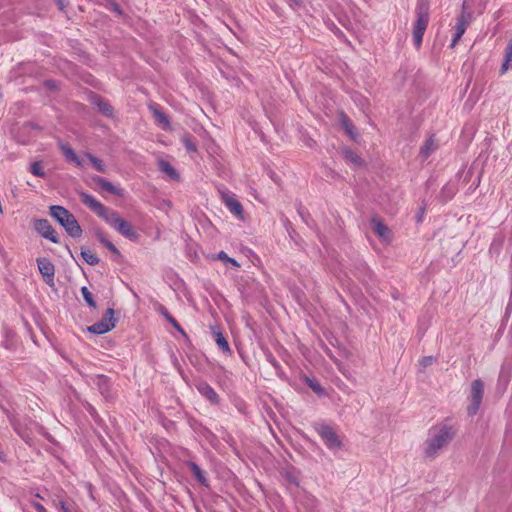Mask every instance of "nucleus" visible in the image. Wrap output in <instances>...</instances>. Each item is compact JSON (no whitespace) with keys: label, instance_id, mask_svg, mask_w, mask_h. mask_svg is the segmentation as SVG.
Listing matches in <instances>:
<instances>
[{"label":"nucleus","instance_id":"nucleus-22","mask_svg":"<svg viewBox=\"0 0 512 512\" xmlns=\"http://www.w3.org/2000/svg\"><path fill=\"white\" fill-rule=\"evenodd\" d=\"M190 467H191V470H192L194 476L196 477V479L201 484L205 485L206 481H205L204 475H203L202 471L199 469V467H197L195 464H191Z\"/></svg>","mask_w":512,"mask_h":512},{"label":"nucleus","instance_id":"nucleus-13","mask_svg":"<svg viewBox=\"0 0 512 512\" xmlns=\"http://www.w3.org/2000/svg\"><path fill=\"white\" fill-rule=\"evenodd\" d=\"M159 170L164 173L170 180H179V173L176 169L167 161L160 160L158 162Z\"/></svg>","mask_w":512,"mask_h":512},{"label":"nucleus","instance_id":"nucleus-29","mask_svg":"<svg viewBox=\"0 0 512 512\" xmlns=\"http://www.w3.org/2000/svg\"><path fill=\"white\" fill-rule=\"evenodd\" d=\"M59 8L63 10L68 5V0H54Z\"/></svg>","mask_w":512,"mask_h":512},{"label":"nucleus","instance_id":"nucleus-24","mask_svg":"<svg viewBox=\"0 0 512 512\" xmlns=\"http://www.w3.org/2000/svg\"><path fill=\"white\" fill-rule=\"evenodd\" d=\"M215 340L220 348H222L224 351H229L228 343L221 333L215 334Z\"/></svg>","mask_w":512,"mask_h":512},{"label":"nucleus","instance_id":"nucleus-5","mask_svg":"<svg viewBox=\"0 0 512 512\" xmlns=\"http://www.w3.org/2000/svg\"><path fill=\"white\" fill-rule=\"evenodd\" d=\"M316 431L329 449L339 450L343 447L341 437L332 426L327 424H318L316 426Z\"/></svg>","mask_w":512,"mask_h":512},{"label":"nucleus","instance_id":"nucleus-7","mask_svg":"<svg viewBox=\"0 0 512 512\" xmlns=\"http://www.w3.org/2000/svg\"><path fill=\"white\" fill-rule=\"evenodd\" d=\"M370 229L383 242L390 243L393 238L392 230L379 218L370 220Z\"/></svg>","mask_w":512,"mask_h":512},{"label":"nucleus","instance_id":"nucleus-26","mask_svg":"<svg viewBox=\"0 0 512 512\" xmlns=\"http://www.w3.org/2000/svg\"><path fill=\"white\" fill-rule=\"evenodd\" d=\"M286 478L290 483H293L294 485L299 486L300 481H299V476L297 473L287 472Z\"/></svg>","mask_w":512,"mask_h":512},{"label":"nucleus","instance_id":"nucleus-21","mask_svg":"<svg viewBox=\"0 0 512 512\" xmlns=\"http://www.w3.org/2000/svg\"><path fill=\"white\" fill-rule=\"evenodd\" d=\"M30 171L32 174H34L36 176H39V177L44 176L43 167H42L41 163H39V162L32 163L30 166Z\"/></svg>","mask_w":512,"mask_h":512},{"label":"nucleus","instance_id":"nucleus-17","mask_svg":"<svg viewBox=\"0 0 512 512\" xmlns=\"http://www.w3.org/2000/svg\"><path fill=\"white\" fill-rule=\"evenodd\" d=\"M96 237H97L98 241L103 246H105L112 254H114L116 256H120L121 255V253L118 250V248L111 241H109L102 232H97L96 233Z\"/></svg>","mask_w":512,"mask_h":512},{"label":"nucleus","instance_id":"nucleus-9","mask_svg":"<svg viewBox=\"0 0 512 512\" xmlns=\"http://www.w3.org/2000/svg\"><path fill=\"white\" fill-rule=\"evenodd\" d=\"M34 228L40 235L49 239L53 243L59 242L57 233L55 232V230L52 228V226L50 225V223L47 220H43V219L36 220L34 223Z\"/></svg>","mask_w":512,"mask_h":512},{"label":"nucleus","instance_id":"nucleus-4","mask_svg":"<svg viewBox=\"0 0 512 512\" xmlns=\"http://www.w3.org/2000/svg\"><path fill=\"white\" fill-rule=\"evenodd\" d=\"M61 150L67 161L73 163L78 167H83L86 164H91L97 171L104 172V165L102 161L93 157L92 155L78 156L71 147L61 144Z\"/></svg>","mask_w":512,"mask_h":512},{"label":"nucleus","instance_id":"nucleus-23","mask_svg":"<svg viewBox=\"0 0 512 512\" xmlns=\"http://www.w3.org/2000/svg\"><path fill=\"white\" fill-rule=\"evenodd\" d=\"M155 118L158 124L161 125L164 129H167L169 127L168 118L164 114L160 112H155Z\"/></svg>","mask_w":512,"mask_h":512},{"label":"nucleus","instance_id":"nucleus-14","mask_svg":"<svg viewBox=\"0 0 512 512\" xmlns=\"http://www.w3.org/2000/svg\"><path fill=\"white\" fill-rule=\"evenodd\" d=\"M468 19L462 15L459 20H458V23L456 25V33H455V36H454V39L452 41V46H455L457 44V42L459 41V39L461 38V36L464 34L467 26H468Z\"/></svg>","mask_w":512,"mask_h":512},{"label":"nucleus","instance_id":"nucleus-28","mask_svg":"<svg viewBox=\"0 0 512 512\" xmlns=\"http://www.w3.org/2000/svg\"><path fill=\"white\" fill-rule=\"evenodd\" d=\"M342 125L348 134H353V125L349 122L348 119L344 118L342 120Z\"/></svg>","mask_w":512,"mask_h":512},{"label":"nucleus","instance_id":"nucleus-27","mask_svg":"<svg viewBox=\"0 0 512 512\" xmlns=\"http://www.w3.org/2000/svg\"><path fill=\"white\" fill-rule=\"evenodd\" d=\"M98 106H99L100 111L103 112L104 114H106V115L112 114V108L107 103L100 102L98 104Z\"/></svg>","mask_w":512,"mask_h":512},{"label":"nucleus","instance_id":"nucleus-19","mask_svg":"<svg viewBox=\"0 0 512 512\" xmlns=\"http://www.w3.org/2000/svg\"><path fill=\"white\" fill-rule=\"evenodd\" d=\"M511 62H512V40H510V42L506 48V51H505L504 63L502 64V67H501L502 74H504L508 70L509 64Z\"/></svg>","mask_w":512,"mask_h":512},{"label":"nucleus","instance_id":"nucleus-31","mask_svg":"<svg viewBox=\"0 0 512 512\" xmlns=\"http://www.w3.org/2000/svg\"><path fill=\"white\" fill-rule=\"evenodd\" d=\"M171 321L173 322L174 326L178 328L177 323H175L173 320H171Z\"/></svg>","mask_w":512,"mask_h":512},{"label":"nucleus","instance_id":"nucleus-1","mask_svg":"<svg viewBox=\"0 0 512 512\" xmlns=\"http://www.w3.org/2000/svg\"><path fill=\"white\" fill-rule=\"evenodd\" d=\"M80 198L86 206H88L96 215L111 225L119 234L131 241L138 240L139 233L135 227L130 222L122 218L118 213L104 206L102 203L87 193L80 192Z\"/></svg>","mask_w":512,"mask_h":512},{"label":"nucleus","instance_id":"nucleus-8","mask_svg":"<svg viewBox=\"0 0 512 512\" xmlns=\"http://www.w3.org/2000/svg\"><path fill=\"white\" fill-rule=\"evenodd\" d=\"M36 262L44 282L50 287L54 286L55 266L53 263L45 257L38 258Z\"/></svg>","mask_w":512,"mask_h":512},{"label":"nucleus","instance_id":"nucleus-12","mask_svg":"<svg viewBox=\"0 0 512 512\" xmlns=\"http://www.w3.org/2000/svg\"><path fill=\"white\" fill-rule=\"evenodd\" d=\"M224 203L231 213L239 218H243V207L238 200L233 197L226 196L224 198Z\"/></svg>","mask_w":512,"mask_h":512},{"label":"nucleus","instance_id":"nucleus-25","mask_svg":"<svg viewBox=\"0 0 512 512\" xmlns=\"http://www.w3.org/2000/svg\"><path fill=\"white\" fill-rule=\"evenodd\" d=\"M81 293L84 297V299L86 300V302L91 306V307H96V304L92 298V294L91 292L86 288V287H83L81 289Z\"/></svg>","mask_w":512,"mask_h":512},{"label":"nucleus","instance_id":"nucleus-3","mask_svg":"<svg viewBox=\"0 0 512 512\" xmlns=\"http://www.w3.org/2000/svg\"><path fill=\"white\" fill-rule=\"evenodd\" d=\"M50 214L64 227L71 237H81L82 229L76 218L67 209L61 206H51Z\"/></svg>","mask_w":512,"mask_h":512},{"label":"nucleus","instance_id":"nucleus-11","mask_svg":"<svg viewBox=\"0 0 512 512\" xmlns=\"http://www.w3.org/2000/svg\"><path fill=\"white\" fill-rule=\"evenodd\" d=\"M428 21H429L428 16L425 14H422L418 17V19L414 25L413 38H414V43L417 47H419L422 42V37H423V34L428 26Z\"/></svg>","mask_w":512,"mask_h":512},{"label":"nucleus","instance_id":"nucleus-16","mask_svg":"<svg viewBox=\"0 0 512 512\" xmlns=\"http://www.w3.org/2000/svg\"><path fill=\"white\" fill-rule=\"evenodd\" d=\"M96 237H97L98 241L103 246H105L112 254H114L116 256H120L121 255V253L118 250V248L111 241H109L102 232H97L96 233Z\"/></svg>","mask_w":512,"mask_h":512},{"label":"nucleus","instance_id":"nucleus-15","mask_svg":"<svg viewBox=\"0 0 512 512\" xmlns=\"http://www.w3.org/2000/svg\"><path fill=\"white\" fill-rule=\"evenodd\" d=\"M96 183L105 191L111 193V194H114V195H117V196H122V190L116 186H114L112 183L104 180V179H101V178H97L95 179Z\"/></svg>","mask_w":512,"mask_h":512},{"label":"nucleus","instance_id":"nucleus-18","mask_svg":"<svg viewBox=\"0 0 512 512\" xmlns=\"http://www.w3.org/2000/svg\"><path fill=\"white\" fill-rule=\"evenodd\" d=\"M81 256L84 259V261L90 265H97L99 263L98 256L90 249L82 248Z\"/></svg>","mask_w":512,"mask_h":512},{"label":"nucleus","instance_id":"nucleus-2","mask_svg":"<svg viewBox=\"0 0 512 512\" xmlns=\"http://www.w3.org/2000/svg\"><path fill=\"white\" fill-rule=\"evenodd\" d=\"M455 430L451 426L442 425L434 427L422 448V457L425 461H433L439 457L443 449L454 439Z\"/></svg>","mask_w":512,"mask_h":512},{"label":"nucleus","instance_id":"nucleus-20","mask_svg":"<svg viewBox=\"0 0 512 512\" xmlns=\"http://www.w3.org/2000/svg\"><path fill=\"white\" fill-rule=\"evenodd\" d=\"M217 258H218L220 261H222V262H224V263H226V264H230V265H232V266H233V267H235V268H238V267H239L238 262H237L235 259L228 257V255H227V254H225L224 252H220V253L218 254V257H217Z\"/></svg>","mask_w":512,"mask_h":512},{"label":"nucleus","instance_id":"nucleus-30","mask_svg":"<svg viewBox=\"0 0 512 512\" xmlns=\"http://www.w3.org/2000/svg\"><path fill=\"white\" fill-rule=\"evenodd\" d=\"M310 387H311L314 391H316V392H318V393L321 391V388H320V386H319L318 384L311 383V384H310Z\"/></svg>","mask_w":512,"mask_h":512},{"label":"nucleus","instance_id":"nucleus-6","mask_svg":"<svg viewBox=\"0 0 512 512\" xmlns=\"http://www.w3.org/2000/svg\"><path fill=\"white\" fill-rule=\"evenodd\" d=\"M115 325L116 320L114 318V310L107 309L102 319L98 323L89 326L87 329L91 333L101 335L111 331Z\"/></svg>","mask_w":512,"mask_h":512},{"label":"nucleus","instance_id":"nucleus-10","mask_svg":"<svg viewBox=\"0 0 512 512\" xmlns=\"http://www.w3.org/2000/svg\"><path fill=\"white\" fill-rule=\"evenodd\" d=\"M483 396V383L479 380H475L471 384V405L469 407L470 412L475 413L478 409Z\"/></svg>","mask_w":512,"mask_h":512}]
</instances>
